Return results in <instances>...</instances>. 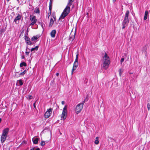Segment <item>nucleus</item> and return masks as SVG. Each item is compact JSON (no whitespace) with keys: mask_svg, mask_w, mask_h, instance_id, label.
Segmentation results:
<instances>
[{"mask_svg":"<svg viewBox=\"0 0 150 150\" xmlns=\"http://www.w3.org/2000/svg\"><path fill=\"white\" fill-rule=\"evenodd\" d=\"M7 137V136L4 135L2 134L1 137V141L2 143H3L5 141Z\"/></svg>","mask_w":150,"mask_h":150,"instance_id":"obj_10","label":"nucleus"},{"mask_svg":"<svg viewBox=\"0 0 150 150\" xmlns=\"http://www.w3.org/2000/svg\"><path fill=\"white\" fill-rule=\"evenodd\" d=\"M99 143V141L98 140V137H97L96 138V140L95 141V143L96 144H98Z\"/></svg>","mask_w":150,"mask_h":150,"instance_id":"obj_19","label":"nucleus"},{"mask_svg":"<svg viewBox=\"0 0 150 150\" xmlns=\"http://www.w3.org/2000/svg\"><path fill=\"white\" fill-rule=\"evenodd\" d=\"M85 102V101H84L82 103H79L76 106L75 111L76 114H78L81 112L83 108V105Z\"/></svg>","mask_w":150,"mask_h":150,"instance_id":"obj_3","label":"nucleus"},{"mask_svg":"<svg viewBox=\"0 0 150 150\" xmlns=\"http://www.w3.org/2000/svg\"><path fill=\"white\" fill-rule=\"evenodd\" d=\"M52 109L51 108H50L45 112L44 116L46 118H47L50 117L52 113Z\"/></svg>","mask_w":150,"mask_h":150,"instance_id":"obj_7","label":"nucleus"},{"mask_svg":"<svg viewBox=\"0 0 150 150\" xmlns=\"http://www.w3.org/2000/svg\"><path fill=\"white\" fill-rule=\"evenodd\" d=\"M1 118H0V122H1Z\"/></svg>","mask_w":150,"mask_h":150,"instance_id":"obj_39","label":"nucleus"},{"mask_svg":"<svg viewBox=\"0 0 150 150\" xmlns=\"http://www.w3.org/2000/svg\"><path fill=\"white\" fill-rule=\"evenodd\" d=\"M25 40L26 41V43L28 45H31L32 44V42L30 40V38L27 36L25 37Z\"/></svg>","mask_w":150,"mask_h":150,"instance_id":"obj_14","label":"nucleus"},{"mask_svg":"<svg viewBox=\"0 0 150 150\" xmlns=\"http://www.w3.org/2000/svg\"><path fill=\"white\" fill-rule=\"evenodd\" d=\"M26 66V64L25 62H22L20 64V66L21 67H22L23 66Z\"/></svg>","mask_w":150,"mask_h":150,"instance_id":"obj_24","label":"nucleus"},{"mask_svg":"<svg viewBox=\"0 0 150 150\" xmlns=\"http://www.w3.org/2000/svg\"><path fill=\"white\" fill-rule=\"evenodd\" d=\"M53 0H50V2L49 4V10L51 11L52 9V1Z\"/></svg>","mask_w":150,"mask_h":150,"instance_id":"obj_21","label":"nucleus"},{"mask_svg":"<svg viewBox=\"0 0 150 150\" xmlns=\"http://www.w3.org/2000/svg\"><path fill=\"white\" fill-rule=\"evenodd\" d=\"M33 106H34V107L35 108H36L35 102V103H33Z\"/></svg>","mask_w":150,"mask_h":150,"instance_id":"obj_32","label":"nucleus"},{"mask_svg":"<svg viewBox=\"0 0 150 150\" xmlns=\"http://www.w3.org/2000/svg\"><path fill=\"white\" fill-rule=\"evenodd\" d=\"M129 13V12L128 11H127L125 14V16L122 23V27L123 29H124L125 27L129 23V20L128 18V16Z\"/></svg>","mask_w":150,"mask_h":150,"instance_id":"obj_4","label":"nucleus"},{"mask_svg":"<svg viewBox=\"0 0 150 150\" xmlns=\"http://www.w3.org/2000/svg\"><path fill=\"white\" fill-rule=\"evenodd\" d=\"M67 106L65 105L63 109L62 113L61 115V120H64L67 117Z\"/></svg>","mask_w":150,"mask_h":150,"instance_id":"obj_5","label":"nucleus"},{"mask_svg":"<svg viewBox=\"0 0 150 150\" xmlns=\"http://www.w3.org/2000/svg\"><path fill=\"white\" fill-rule=\"evenodd\" d=\"M28 98L29 99H31L32 98V96H28Z\"/></svg>","mask_w":150,"mask_h":150,"instance_id":"obj_31","label":"nucleus"},{"mask_svg":"<svg viewBox=\"0 0 150 150\" xmlns=\"http://www.w3.org/2000/svg\"><path fill=\"white\" fill-rule=\"evenodd\" d=\"M40 144L41 146H44L45 144V141H42L41 143Z\"/></svg>","mask_w":150,"mask_h":150,"instance_id":"obj_27","label":"nucleus"},{"mask_svg":"<svg viewBox=\"0 0 150 150\" xmlns=\"http://www.w3.org/2000/svg\"><path fill=\"white\" fill-rule=\"evenodd\" d=\"M60 134H62V133H61V132H60Z\"/></svg>","mask_w":150,"mask_h":150,"instance_id":"obj_41","label":"nucleus"},{"mask_svg":"<svg viewBox=\"0 0 150 150\" xmlns=\"http://www.w3.org/2000/svg\"><path fill=\"white\" fill-rule=\"evenodd\" d=\"M22 59H24V56H22L21 57Z\"/></svg>","mask_w":150,"mask_h":150,"instance_id":"obj_35","label":"nucleus"},{"mask_svg":"<svg viewBox=\"0 0 150 150\" xmlns=\"http://www.w3.org/2000/svg\"><path fill=\"white\" fill-rule=\"evenodd\" d=\"M38 138L34 137L32 139V141L34 144H37L38 143Z\"/></svg>","mask_w":150,"mask_h":150,"instance_id":"obj_13","label":"nucleus"},{"mask_svg":"<svg viewBox=\"0 0 150 150\" xmlns=\"http://www.w3.org/2000/svg\"><path fill=\"white\" fill-rule=\"evenodd\" d=\"M27 49H26V51H27ZM29 52H28L27 51H26V52H25V54L27 55H28V54H29Z\"/></svg>","mask_w":150,"mask_h":150,"instance_id":"obj_30","label":"nucleus"},{"mask_svg":"<svg viewBox=\"0 0 150 150\" xmlns=\"http://www.w3.org/2000/svg\"><path fill=\"white\" fill-rule=\"evenodd\" d=\"M21 18V15L18 14L17 16L16 17L15 19L14 20V21L16 23H18V20H20Z\"/></svg>","mask_w":150,"mask_h":150,"instance_id":"obj_11","label":"nucleus"},{"mask_svg":"<svg viewBox=\"0 0 150 150\" xmlns=\"http://www.w3.org/2000/svg\"><path fill=\"white\" fill-rule=\"evenodd\" d=\"M79 55V52L78 50L77 51V52H76V58L75 59V61H78V57Z\"/></svg>","mask_w":150,"mask_h":150,"instance_id":"obj_23","label":"nucleus"},{"mask_svg":"<svg viewBox=\"0 0 150 150\" xmlns=\"http://www.w3.org/2000/svg\"><path fill=\"white\" fill-rule=\"evenodd\" d=\"M39 38V36H34L32 38L31 40L32 41H34L35 40H37Z\"/></svg>","mask_w":150,"mask_h":150,"instance_id":"obj_17","label":"nucleus"},{"mask_svg":"<svg viewBox=\"0 0 150 150\" xmlns=\"http://www.w3.org/2000/svg\"><path fill=\"white\" fill-rule=\"evenodd\" d=\"M103 62L104 68L105 69H107L110 63V58L106 53H105L103 57Z\"/></svg>","mask_w":150,"mask_h":150,"instance_id":"obj_2","label":"nucleus"},{"mask_svg":"<svg viewBox=\"0 0 150 150\" xmlns=\"http://www.w3.org/2000/svg\"><path fill=\"white\" fill-rule=\"evenodd\" d=\"M123 71V69H120L119 70V75L120 76H121V74L122 72Z\"/></svg>","mask_w":150,"mask_h":150,"instance_id":"obj_25","label":"nucleus"},{"mask_svg":"<svg viewBox=\"0 0 150 150\" xmlns=\"http://www.w3.org/2000/svg\"><path fill=\"white\" fill-rule=\"evenodd\" d=\"M30 20L31 22V23L30 25H34L36 23L37 21L35 16H30Z\"/></svg>","mask_w":150,"mask_h":150,"instance_id":"obj_6","label":"nucleus"},{"mask_svg":"<svg viewBox=\"0 0 150 150\" xmlns=\"http://www.w3.org/2000/svg\"><path fill=\"white\" fill-rule=\"evenodd\" d=\"M56 33V31L55 30H52L50 34L52 37L54 38L55 36V34Z\"/></svg>","mask_w":150,"mask_h":150,"instance_id":"obj_15","label":"nucleus"},{"mask_svg":"<svg viewBox=\"0 0 150 150\" xmlns=\"http://www.w3.org/2000/svg\"><path fill=\"white\" fill-rule=\"evenodd\" d=\"M75 0H69V1L67 5L65 8L64 10L62 15L61 16L60 18L63 19L69 13L70 8L69 6H71L73 2Z\"/></svg>","mask_w":150,"mask_h":150,"instance_id":"obj_1","label":"nucleus"},{"mask_svg":"<svg viewBox=\"0 0 150 150\" xmlns=\"http://www.w3.org/2000/svg\"><path fill=\"white\" fill-rule=\"evenodd\" d=\"M125 59L124 58H122L121 59L120 61V63L122 64V62L124 61Z\"/></svg>","mask_w":150,"mask_h":150,"instance_id":"obj_29","label":"nucleus"},{"mask_svg":"<svg viewBox=\"0 0 150 150\" xmlns=\"http://www.w3.org/2000/svg\"><path fill=\"white\" fill-rule=\"evenodd\" d=\"M59 73H57L56 74V75H57V76H59Z\"/></svg>","mask_w":150,"mask_h":150,"instance_id":"obj_34","label":"nucleus"},{"mask_svg":"<svg viewBox=\"0 0 150 150\" xmlns=\"http://www.w3.org/2000/svg\"><path fill=\"white\" fill-rule=\"evenodd\" d=\"M8 1L10 0H6Z\"/></svg>","mask_w":150,"mask_h":150,"instance_id":"obj_40","label":"nucleus"},{"mask_svg":"<svg viewBox=\"0 0 150 150\" xmlns=\"http://www.w3.org/2000/svg\"><path fill=\"white\" fill-rule=\"evenodd\" d=\"M148 12L147 10L145 11L144 14V19L146 20L147 19V18L148 15Z\"/></svg>","mask_w":150,"mask_h":150,"instance_id":"obj_16","label":"nucleus"},{"mask_svg":"<svg viewBox=\"0 0 150 150\" xmlns=\"http://www.w3.org/2000/svg\"><path fill=\"white\" fill-rule=\"evenodd\" d=\"M116 0H113V2H115L116 1Z\"/></svg>","mask_w":150,"mask_h":150,"instance_id":"obj_38","label":"nucleus"},{"mask_svg":"<svg viewBox=\"0 0 150 150\" xmlns=\"http://www.w3.org/2000/svg\"><path fill=\"white\" fill-rule=\"evenodd\" d=\"M147 108L148 110H150V104L148 103L147 104Z\"/></svg>","mask_w":150,"mask_h":150,"instance_id":"obj_28","label":"nucleus"},{"mask_svg":"<svg viewBox=\"0 0 150 150\" xmlns=\"http://www.w3.org/2000/svg\"><path fill=\"white\" fill-rule=\"evenodd\" d=\"M35 150H40V149L39 148H37L35 149Z\"/></svg>","mask_w":150,"mask_h":150,"instance_id":"obj_37","label":"nucleus"},{"mask_svg":"<svg viewBox=\"0 0 150 150\" xmlns=\"http://www.w3.org/2000/svg\"><path fill=\"white\" fill-rule=\"evenodd\" d=\"M75 35V33L72 32L70 35L69 38V40L71 41H73L74 39Z\"/></svg>","mask_w":150,"mask_h":150,"instance_id":"obj_9","label":"nucleus"},{"mask_svg":"<svg viewBox=\"0 0 150 150\" xmlns=\"http://www.w3.org/2000/svg\"><path fill=\"white\" fill-rule=\"evenodd\" d=\"M38 46H36L34 48H32L31 50V51H33L34 50H38Z\"/></svg>","mask_w":150,"mask_h":150,"instance_id":"obj_18","label":"nucleus"},{"mask_svg":"<svg viewBox=\"0 0 150 150\" xmlns=\"http://www.w3.org/2000/svg\"><path fill=\"white\" fill-rule=\"evenodd\" d=\"M54 23V20L52 18H51L50 20V26H52Z\"/></svg>","mask_w":150,"mask_h":150,"instance_id":"obj_20","label":"nucleus"},{"mask_svg":"<svg viewBox=\"0 0 150 150\" xmlns=\"http://www.w3.org/2000/svg\"><path fill=\"white\" fill-rule=\"evenodd\" d=\"M8 128H6L3 130L2 134L7 136V134L8 133Z\"/></svg>","mask_w":150,"mask_h":150,"instance_id":"obj_12","label":"nucleus"},{"mask_svg":"<svg viewBox=\"0 0 150 150\" xmlns=\"http://www.w3.org/2000/svg\"><path fill=\"white\" fill-rule=\"evenodd\" d=\"M17 83H18L20 86H21L23 84V83L21 80H19L17 81Z\"/></svg>","mask_w":150,"mask_h":150,"instance_id":"obj_22","label":"nucleus"},{"mask_svg":"<svg viewBox=\"0 0 150 150\" xmlns=\"http://www.w3.org/2000/svg\"><path fill=\"white\" fill-rule=\"evenodd\" d=\"M26 70H25L23 72L21 73L20 74V75H23L24 74H25V73H26Z\"/></svg>","mask_w":150,"mask_h":150,"instance_id":"obj_26","label":"nucleus"},{"mask_svg":"<svg viewBox=\"0 0 150 150\" xmlns=\"http://www.w3.org/2000/svg\"><path fill=\"white\" fill-rule=\"evenodd\" d=\"M78 65V61H75L71 72V74H73L74 71H75Z\"/></svg>","mask_w":150,"mask_h":150,"instance_id":"obj_8","label":"nucleus"},{"mask_svg":"<svg viewBox=\"0 0 150 150\" xmlns=\"http://www.w3.org/2000/svg\"><path fill=\"white\" fill-rule=\"evenodd\" d=\"M64 103H65V102H64V101H62V105H64Z\"/></svg>","mask_w":150,"mask_h":150,"instance_id":"obj_33","label":"nucleus"},{"mask_svg":"<svg viewBox=\"0 0 150 150\" xmlns=\"http://www.w3.org/2000/svg\"><path fill=\"white\" fill-rule=\"evenodd\" d=\"M30 150H35V149L34 148H32V149H31Z\"/></svg>","mask_w":150,"mask_h":150,"instance_id":"obj_36","label":"nucleus"}]
</instances>
